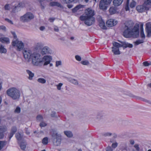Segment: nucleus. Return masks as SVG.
<instances>
[{
  "label": "nucleus",
  "mask_w": 151,
  "mask_h": 151,
  "mask_svg": "<svg viewBox=\"0 0 151 151\" xmlns=\"http://www.w3.org/2000/svg\"><path fill=\"white\" fill-rule=\"evenodd\" d=\"M48 138L47 137H45L42 139V142L43 144L44 145H46L48 143Z\"/></svg>",
  "instance_id": "nucleus-34"
},
{
  "label": "nucleus",
  "mask_w": 151,
  "mask_h": 151,
  "mask_svg": "<svg viewBox=\"0 0 151 151\" xmlns=\"http://www.w3.org/2000/svg\"><path fill=\"white\" fill-rule=\"evenodd\" d=\"M113 46L112 47V51L115 55H118L120 54V52L119 48L121 47V44L116 42H112Z\"/></svg>",
  "instance_id": "nucleus-7"
},
{
  "label": "nucleus",
  "mask_w": 151,
  "mask_h": 151,
  "mask_svg": "<svg viewBox=\"0 0 151 151\" xmlns=\"http://www.w3.org/2000/svg\"><path fill=\"white\" fill-rule=\"evenodd\" d=\"M25 131H26V133L27 134H29V132L27 130V128L25 129Z\"/></svg>",
  "instance_id": "nucleus-64"
},
{
  "label": "nucleus",
  "mask_w": 151,
  "mask_h": 151,
  "mask_svg": "<svg viewBox=\"0 0 151 151\" xmlns=\"http://www.w3.org/2000/svg\"><path fill=\"white\" fill-rule=\"evenodd\" d=\"M50 5L52 6H57L59 7H61V4L56 2H52L50 3Z\"/></svg>",
  "instance_id": "nucleus-29"
},
{
  "label": "nucleus",
  "mask_w": 151,
  "mask_h": 151,
  "mask_svg": "<svg viewBox=\"0 0 151 151\" xmlns=\"http://www.w3.org/2000/svg\"><path fill=\"white\" fill-rule=\"evenodd\" d=\"M61 62L60 61H57L56 62V66H58L59 65H60L61 64Z\"/></svg>",
  "instance_id": "nucleus-53"
},
{
  "label": "nucleus",
  "mask_w": 151,
  "mask_h": 151,
  "mask_svg": "<svg viewBox=\"0 0 151 151\" xmlns=\"http://www.w3.org/2000/svg\"><path fill=\"white\" fill-rule=\"evenodd\" d=\"M140 36L142 38H145V36L144 34L143 30H142L140 31Z\"/></svg>",
  "instance_id": "nucleus-43"
},
{
  "label": "nucleus",
  "mask_w": 151,
  "mask_h": 151,
  "mask_svg": "<svg viewBox=\"0 0 151 151\" xmlns=\"http://www.w3.org/2000/svg\"><path fill=\"white\" fill-rule=\"evenodd\" d=\"M34 15L31 12H27L20 17V20L23 22H28L33 19Z\"/></svg>",
  "instance_id": "nucleus-6"
},
{
  "label": "nucleus",
  "mask_w": 151,
  "mask_h": 151,
  "mask_svg": "<svg viewBox=\"0 0 151 151\" xmlns=\"http://www.w3.org/2000/svg\"><path fill=\"white\" fill-rule=\"evenodd\" d=\"M81 63L84 65H88L89 64V62L87 60L82 61L81 62Z\"/></svg>",
  "instance_id": "nucleus-41"
},
{
  "label": "nucleus",
  "mask_w": 151,
  "mask_h": 151,
  "mask_svg": "<svg viewBox=\"0 0 151 151\" xmlns=\"http://www.w3.org/2000/svg\"><path fill=\"white\" fill-rule=\"evenodd\" d=\"M20 112V108L19 107L17 106L16 108V109L14 110V112L16 113H19Z\"/></svg>",
  "instance_id": "nucleus-40"
},
{
  "label": "nucleus",
  "mask_w": 151,
  "mask_h": 151,
  "mask_svg": "<svg viewBox=\"0 0 151 151\" xmlns=\"http://www.w3.org/2000/svg\"><path fill=\"white\" fill-rule=\"evenodd\" d=\"M143 4L146 6L148 7L149 9L151 7V0H144Z\"/></svg>",
  "instance_id": "nucleus-22"
},
{
  "label": "nucleus",
  "mask_w": 151,
  "mask_h": 151,
  "mask_svg": "<svg viewBox=\"0 0 151 151\" xmlns=\"http://www.w3.org/2000/svg\"><path fill=\"white\" fill-rule=\"evenodd\" d=\"M26 71L29 75L28 78L30 80L32 79V78L34 76V74L28 70H27Z\"/></svg>",
  "instance_id": "nucleus-25"
},
{
  "label": "nucleus",
  "mask_w": 151,
  "mask_h": 151,
  "mask_svg": "<svg viewBox=\"0 0 151 151\" xmlns=\"http://www.w3.org/2000/svg\"><path fill=\"white\" fill-rule=\"evenodd\" d=\"M63 84L62 83H59L58 85H56L57 88L58 90H60L61 89V87L62 86Z\"/></svg>",
  "instance_id": "nucleus-44"
},
{
  "label": "nucleus",
  "mask_w": 151,
  "mask_h": 151,
  "mask_svg": "<svg viewBox=\"0 0 151 151\" xmlns=\"http://www.w3.org/2000/svg\"><path fill=\"white\" fill-rule=\"evenodd\" d=\"M17 129L16 127L13 126L12 127L11 132L9 137V139H10L12 137L13 135L17 132Z\"/></svg>",
  "instance_id": "nucleus-17"
},
{
  "label": "nucleus",
  "mask_w": 151,
  "mask_h": 151,
  "mask_svg": "<svg viewBox=\"0 0 151 151\" xmlns=\"http://www.w3.org/2000/svg\"><path fill=\"white\" fill-rule=\"evenodd\" d=\"M65 134L66 135L67 137H72L73 135L71 132L70 131H65L64 132Z\"/></svg>",
  "instance_id": "nucleus-27"
},
{
  "label": "nucleus",
  "mask_w": 151,
  "mask_h": 151,
  "mask_svg": "<svg viewBox=\"0 0 151 151\" xmlns=\"http://www.w3.org/2000/svg\"><path fill=\"white\" fill-rule=\"evenodd\" d=\"M12 34L14 36V39L12 43V46L15 47L16 50L18 51H20L22 50L24 47V44L21 41H19L17 38V36L14 32Z\"/></svg>",
  "instance_id": "nucleus-2"
},
{
  "label": "nucleus",
  "mask_w": 151,
  "mask_h": 151,
  "mask_svg": "<svg viewBox=\"0 0 151 151\" xmlns=\"http://www.w3.org/2000/svg\"><path fill=\"white\" fill-rule=\"evenodd\" d=\"M130 144L132 145H133L134 144V141L133 140H131L130 141Z\"/></svg>",
  "instance_id": "nucleus-63"
},
{
  "label": "nucleus",
  "mask_w": 151,
  "mask_h": 151,
  "mask_svg": "<svg viewBox=\"0 0 151 151\" xmlns=\"http://www.w3.org/2000/svg\"><path fill=\"white\" fill-rule=\"evenodd\" d=\"M4 8L5 9L8 10L9 9V6L8 5L6 4V5L5 6Z\"/></svg>",
  "instance_id": "nucleus-59"
},
{
  "label": "nucleus",
  "mask_w": 151,
  "mask_h": 151,
  "mask_svg": "<svg viewBox=\"0 0 151 151\" xmlns=\"http://www.w3.org/2000/svg\"><path fill=\"white\" fill-rule=\"evenodd\" d=\"M28 4L27 2L26 1H24L22 2H21L19 3V6L20 7H23L26 6V5Z\"/></svg>",
  "instance_id": "nucleus-33"
},
{
  "label": "nucleus",
  "mask_w": 151,
  "mask_h": 151,
  "mask_svg": "<svg viewBox=\"0 0 151 151\" xmlns=\"http://www.w3.org/2000/svg\"><path fill=\"white\" fill-rule=\"evenodd\" d=\"M75 58L76 60L78 61H80L81 60V57L78 55H76L75 56Z\"/></svg>",
  "instance_id": "nucleus-48"
},
{
  "label": "nucleus",
  "mask_w": 151,
  "mask_h": 151,
  "mask_svg": "<svg viewBox=\"0 0 151 151\" xmlns=\"http://www.w3.org/2000/svg\"><path fill=\"white\" fill-rule=\"evenodd\" d=\"M7 130V128L6 126H1L0 127V131H1L0 132H3L4 133V132H6Z\"/></svg>",
  "instance_id": "nucleus-28"
},
{
  "label": "nucleus",
  "mask_w": 151,
  "mask_h": 151,
  "mask_svg": "<svg viewBox=\"0 0 151 151\" xmlns=\"http://www.w3.org/2000/svg\"><path fill=\"white\" fill-rule=\"evenodd\" d=\"M16 138L18 140H20L22 138L21 134L19 133H17L16 135Z\"/></svg>",
  "instance_id": "nucleus-36"
},
{
  "label": "nucleus",
  "mask_w": 151,
  "mask_h": 151,
  "mask_svg": "<svg viewBox=\"0 0 151 151\" xmlns=\"http://www.w3.org/2000/svg\"><path fill=\"white\" fill-rule=\"evenodd\" d=\"M37 120H38L39 121H42L43 120V118L41 115H38L37 116Z\"/></svg>",
  "instance_id": "nucleus-39"
},
{
  "label": "nucleus",
  "mask_w": 151,
  "mask_h": 151,
  "mask_svg": "<svg viewBox=\"0 0 151 151\" xmlns=\"http://www.w3.org/2000/svg\"><path fill=\"white\" fill-rule=\"evenodd\" d=\"M134 25V23L132 21L125 23L123 32V35L125 37L129 38L132 37L136 38L138 37L139 33V25L136 24L133 27Z\"/></svg>",
  "instance_id": "nucleus-1"
},
{
  "label": "nucleus",
  "mask_w": 151,
  "mask_h": 151,
  "mask_svg": "<svg viewBox=\"0 0 151 151\" xmlns=\"http://www.w3.org/2000/svg\"><path fill=\"white\" fill-rule=\"evenodd\" d=\"M146 30L147 33V37H149L151 36V24L150 23H148L146 24Z\"/></svg>",
  "instance_id": "nucleus-15"
},
{
  "label": "nucleus",
  "mask_w": 151,
  "mask_h": 151,
  "mask_svg": "<svg viewBox=\"0 0 151 151\" xmlns=\"http://www.w3.org/2000/svg\"><path fill=\"white\" fill-rule=\"evenodd\" d=\"M134 147H135V148L136 149V150H137L138 151L139 150V145L137 144H135L134 146Z\"/></svg>",
  "instance_id": "nucleus-49"
},
{
  "label": "nucleus",
  "mask_w": 151,
  "mask_h": 151,
  "mask_svg": "<svg viewBox=\"0 0 151 151\" xmlns=\"http://www.w3.org/2000/svg\"><path fill=\"white\" fill-rule=\"evenodd\" d=\"M69 81L75 85H78V81L74 79H70L69 80Z\"/></svg>",
  "instance_id": "nucleus-35"
},
{
  "label": "nucleus",
  "mask_w": 151,
  "mask_h": 151,
  "mask_svg": "<svg viewBox=\"0 0 151 151\" xmlns=\"http://www.w3.org/2000/svg\"><path fill=\"white\" fill-rule=\"evenodd\" d=\"M52 59L51 56L49 55L44 56L43 58L41 59L42 62H45L44 65H46L50 63Z\"/></svg>",
  "instance_id": "nucleus-11"
},
{
  "label": "nucleus",
  "mask_w": 151,
  "mask_h": 151,
  "mask_svg": "<svg viewBox=\"0 0 151 151\" xmlns=\"http://www.w3.org/2000/svg\"><path fill=\"white\" fill-rule=\"evenodd\" d=\"M37 49H41L42 47V45L38 44L37 47H36Z\"/></svg>",
  "instance_id": "nucleus-54"
},
{
  "label": "nucleus",
  "mask_w": 151,
  "mask_h": 151,
  "mask_svg": "<svg viewBox=\"0 0 151 151\" xmlns=\"http://www.w3.org/2000/svg\"><path fill=\"white\" fill-rule=\"evenodd\" d=\"M4 136V133L3 132H0V139H3Z\"/></svg>",
  "instance_id": "nucleus-50"
},
{
  "label": "nucleus",
  "mask_w": 151,
  "mask_h": 151,
  "mask_svg": "<svg viewBox=\"0 0 151 151\" xmlns=\"http://www.w3.org/2000/svg\"><path fill=\"white\" fill-rule=\"evenodd\" d=\"M136 5V2L134 1H133L131 2L130 6L132 8H133Z\"/></svg>",
  "instance_id": "nucleus-38"
},
{
  "label": "nucleus",
  "mask_w": 151,
  "mask_h": 151,
  "mask_svg": "<svg viewBox=\"0 0 151 151\" xmlns=\"http://www.w3.org/2000/svg\"><path fill=\"white\" fill-rule=\"evenodd\" d=\"M37 81L38 82L42 84H44L46 83V80L42 78H40L38 79Z\"/></svg>",
  "instance_id": "nucleus-32"
},
{
  "label": "nucleus",
  "mask_w": 151,
  "mask_h": 151,
  "mask_svg": "<svg viewBox=\"0 0 151 151\" xmlns=\"http://www.w3.org/2000/svg\"><path fill=\"white\" fill-rule=\"evenodd\" d=\"M51 134L52 137V139L53 144L55 146L59 145L61 142V136L58 134L56 131H52L51 132Z\"/></svg>",
  "instance_id": "nucleus-4"
},
{
  "label": "nucleus",
  "mask_w": 151,
  "mask_h": 151,
  "mask_svg": "<svg viewBox=\"0 0 151 151\" xmlns=\"http://www.w3.org/2000/svg\"><path fill=\"white\" fill-rule=\"evenodd\" d=\"M136 9L137 10L138 12H142L144 11L145 10H147L149 9H148V7L147 6H146L144 4L142 5H139L137 6Z\"/></svg>",
  "instance_id": "nucleus-12"
},
{
  "label": "nucleus",
  "mask_w": 151,
  "mask_h": 151,
  "mask_svg": "<svg viewBox=\"0 0 151 151\" xmlns=\"http://www.w3.org/2000/svg\"><path fill=\"white\" fill-rule=\"evenodd\" d=\"M123 1V0H114L113 4L115 6H118L122 4Z\"/></svg>",
  "instance_id": "nucleus-21"
},
{
  "label": "nucleus",
  "mask_w": 151,
  "mask_h": 151,
  "mask_svg": "<svg viewBox=\"0 0 151 151\" xmlns=\"http://www.w3.org/2000/svg\"><path fill=\"white\" fill-rule=\"evenodd\" d=\"M41 52L42 55L50 53L49 48L47 47H45L42 49Z\"/></svg>",
  "instance_id": "nucleus-19"
},
{
  "label": "nucleus",
  "mask_w": 151,
  "mask_h": 151,
  "mask_svg": "<svg viewBox=\"0 0 151 151\" xmlns=\"http://www.w3.org/2000/svg\"><path fill=\"white\" fill-rule=\"evenodd\" d=\"M98 21L100 27L102 29H106V27L105 25L104 21L101 18H100L99 19Z\"/></svg>",
  "instance_id": "nucleus-18"
},
{
  "label": "nucleus",
  "mask_w": 151,
  "mask_h": 151,
  "mask_svg": "<svg viewBox=\"0 0 151 151\" xmlns=\"http://www.w3.org/2000/svg\"><path fill=\"white\" fill-rule=\"evenodd\" d=\"M143 65L145 66H149L150 64L148 63L147 61H145L143 63Z\"/></svg>",
  "instance_id": "nucleus-46"
},
{
  "label": "nucleus",
  "mask_w": 151,
  "mask_h": 151,
  "mask_svg": "<svg viewBox=\"0 0 151 151\" xmlns=\"http://www.w3.org/2000/svg\"><path fill=\"white\" fill-rule=\"evenodd\" d=\"M140 31L143 30V24H140Z\"/></svg>",
  "instance_id": "nucleus-62"
},
{
  "label": "nucleus",
  "mask_w": 151,
  "mask_h": 151,
  "mask_svg": "<svg viewBox=\"0 0 151 151\" xmlns=\"http://www.w3.org/2000/svg\"><path fill=\"white\" fill-rule=\"evenodd\" d=\"M64 3L67 4L71 2L70 0H63Z\"/></svg>",
  "instance_id": "nucleus-57"
},
{
  "label": "nucleus",
  "mask_w": 151,
  "mask_h": 151,
  "mask_svg": "<svg viewBox=\"0 0 151 151\" xmlns=\"http://www.w3.org/2000/svg\"><path fill=\"white\" fill-rule=\"evenodd\" d=\"M40 58V55L38 54H32V63L34 65H38L40 63L42 62V60Z\"/></svg>",
  "instance_id": "nucleus-8"
},
{
  "label": "nucleus",
  "mask_w": 151,
  "mask_h": 151,
  "mask_svg": "<svg viewBox=\"0 0 151 151\" xmlns=\"http://www.w3.org/2000/svg\"><path fill=\"white\" fill-rule=\"evenodd\" d=\"M5 20L7 22H8L10 23L11 24H13V23L12 21L11 20H10L6 18L5 19Z\"/></svg>",
  "instance_id": "nucleus-51"
},
{
  "label": "nucleus",
  "mask_w": 151,
  "mask_h": 151,
  "mask_svg": "<svg viewBox=\"0 0 151 151\" xmlns=\"http://www.w3.org/2000/svg\"><path fill=\"white\" fill-rule=\"evenodd\" d=\"M117 146V143H113L112 145V147L113 148H116Z\"/></svg>",
  "instance_id": "nucleus-52"
},
{
  "label": "nucleus",
  "mask_w": 151,
  "mask_h": 151,
  "mask_svg": "<svg viewBox=\"0 0 151 151\" xmlns=\"http://www.w3.org/2000/svg\"><path fill=\"white\" fill-rule=\"evenodd\" d=\"M112 0H101L100 1L99 6L101 9H106L107 5L110 4Z\"/></svg>",
  "instance_id": "nucleus-9"
},
{
  "label": "nucleus",
  "mask_w": 151,
  "mask_h": 151,
  "mask_svg": "<svg viewBox=\"0 0 151 151\" xmlns=\"http://www.w3.org/2000/svg\"><path fill=\"white\" fill-rule=\"evenodd\" d=\"M54 30L55 31L58 32L59 31V29L58 27H55L54 28Z\"/></svg>",
  "instance_id": "nucleus-58"
},
{
  "label": "nucleus",
  "mask_w": 151,
  "mask_h": 151,
  "mask_svg": "<svg viewBox=\"0 0 151 151\" xmlns=\"http://www.w3.org/2000/svg\"><path fill=\"white\" fill-rule=\"evenodd\" d=\"M67 6L69 8H71L73 7V5L72 4H68L67 5Z\"/></svg>",
  "instance_id": "nucleus-60"
},
{
  "label": "nucleus",
  "mask_w": 151,
  "mask_h": 151,
  "mask_svg": "<svg viewBox=\"0 0 151 151\" xmlns=\"http://www.w3.org/2000/svg\"><path fill=\"white\" fill-rule=\"evenodd\" d=\"M118 41L121 43L122 44H121V47H122L124 49L127 47L132 48L133 47V45L132 44L127 42H122L119 40H118Z\"/></svg>",
  "instance_id": "nucleus-16"
},
{
  "label": "nucleus",
  "mask_w": 151,
  "mask_h": 151,
  "mask_svg": "<svg viewBox=\"0 0 151 151\" xmlns=\"http://www.w3.org/2000/svg\"><path fill=\"white\" fill-rule=\"evenodd\" d=\"M6 52V49L4 48V46L2 45L0 46V52L1 53H5Z\"/></svg>",
  "instance_id": "nucleus-31"
},
{
  "label": "nucleus",
  "mask_w": 151,
  "mask_h": 151,
  "mask_svg": "<svg viewBox=\"0 0 151 151\" xmlns=\"http://www.w3.org/2000/svg\"><path fill=\"white\" fill-rule=\"evenodd\" d=\"M23 53L25 59L28 62L30 60L31 58H32V52L31 50L28 49L23 51Z\"/></svg>",
  "instance_id": "nucleus-10"
},
{
  "label": "nucleus",
  "mask_w": 151,
  "mask_h": 151,
  "mask_svg": "<svg viewBox=\"0 0 151 151\" xmlns=\"http://www.w3.org/2000/svg\"><path fill=\"white\" fill-rule=\"evenodd\" d=\"M27 145V143L25 141L22 142L20 144V147L21 149L24 150L25 149Z\"/></svg>",
  "instance_id": "nucleus-26"
},
{
  "label": "nucleus",
  "mask_w": 151,
  "mask_h": 151,
  "mask_svg": "<svg viewBox=\"0 0 151 151\" xmlns=\"http://www.w3.org/2000/svg\"><path fill=\"white\" fill-rule=\"evenodd\" d=\"M84 6V5H81V4L78 5L76 6L74 8L72 9V12H76L77 10L83 7Z\"/></svg>",
  "instance_id": "nucleus-24"
},
{
  "label": "nucleus",
  "mask_w": 151,
  "mask_h": 151,
  "mask_svg": "<svg viewBox=\"0 0 151 151\" xmlns=\"http://www.w3.org/2000/svg\"><path fill=\"white\" fill-rule=\"evenodd\" d=\"M111 133H107L104 134V135L105 136H111Z\"/></svg>",
  "instance_id": "nucleus-56"
},
{
  "label": "nucleus",
  "mask_w": 151,
  "mask_h": 151,
  "mask_svg": "<svg viewBox=\"0 0 151 151\" xmlns=\"http://www.w3.org/2000/svg\"><path fill=\"white\" fill-rule=\"evenodd\" d=\"M0 29H2L4 30H5L6 29V28L4 26H0Z\"/></svg>",
  "instance_id": "nucleus-55"
},
{
  "label": "nucleus",
  "mask_w": 151,
  "mask_h": 151,
  "mask_svg": "<svg viewBox=\"0 0 151 151\" xmlns=\"http://www.w3.org/2000/svg\"><path fill=\"white\" fill-rule=\"evenodd\" d=\"M143 42V40H137L136 41L134 42V44L136 45H138L139 44L142 43Z\"/></svg>",
  "instance_id": "nucleus-37"
},
{
  "label": "nucleus",
  "mask_w": 151,
  "mask_h": 151,
  "mask_svg": "<svg viewBox=\"0 0 151 151\" xmlns=\"http://www.w3.org/2000/svg\"><path fill=\"white\" fill-rule=\"evenodd\" d=\"M0 41L2 43H9V39L5 37H1L0 38Z\"/></svg>",
  "instance_id": "nucleus-23"
},
{
  "label": "nucleus",
  "mask_w": 151,
  "mask_h": 151,
  "mask_svg": "<svg viewBox=\"0 0 151 151\" xmlns=\"http://www.w3.org/2000/svg\"><path fill=\"white\" fill-rule=\"evenodd\" d=\"M6 142L4 141H0V151L6 145Z\"/></svg>",
  "instance_id": "nucleus-30"
},
{
  "label": "nucleus",
  "mask_w": 151,
  "mask_h": 151,
  "mask_svg": "<svg viewBox=\"0 0 151 151\" xmlns=\"http://www.w3.org/2000/svg\"><path fill=\"white\" fill-rule=\"evenodd\" d=\"M85 14L86 15V17H93L95 15L94 11L91 9H88L85 11Z\"/></svg>",
  "instance_id": "nucleus-13"
},
{
  "label": "nucleus",
  "mask_w": 151,
  "mask_h": 151,
  "mask_svg": "<svg viewBox=\"0 0 151 151\" xmlns=\"http://www.w3.org/2000/svg\"><path fill=\"white\" fill-rule=\"evenodd\" d=\"M7 95L13 99H18L20 96V92L17 88H13L8 89L7 91Z\"/></svg>",
  "instance_id": "nucleus-3"
},
{
  "label": "nucleus",
  "mask_w": 151,
  "mask_h": 151,
  "mask_svg": "<svg viewBox=\"0 0 151 151\" xmlns=\"http://www.w3.org/2000/svg\"><path fill=\"white\" fill-rule=\"evenodd\" d=\"M106 151H113V150L111 147L110 146H108L106 148Z\"/></svg>",
  "instance_id": "nucleus-47"
},
{
  "label": "nucleus",
  "mask_w": 151,
  "mask_h": 151,
  "mask_svg": "<svg viewBox=\"0 0 151 151\" xmlns=\"http://www.w3.org/2000/svg\"><path fill=\"white\" fill-rule=\"evenodd\" d=\"M80 19L82 21L84 20L85 24L88 26H90L94 23L95 19L94 17H87L85 16H81L80 17Z\"/></svg>",
  "instance_id": "nucleus-5"
},
{
  "label": "nucleus",
  "mask_w": 151,
  "mask_h": 151,
  "mask_svg": "<svg viewBox=\"0 0 151 151\" xmlns=\"http://www.w3.org/2000/svg\"><path fill=\"white\" fill-rule=\"evenodd\" d=\"M125 9L126 11H127L129 10V7L128 5V3H127L125 7Z\"/></svg>",
  "instance_id": "nucleus-45"
},
{
  "label": "nucleus",
  "mask_w": 151,
  "mask_h": 151,
  "mask_svg": "<svg viewBox=\"0 0 151 151\" xmlns=\"http://www.w3.org/2000/svg\"><path fill=\"white\" fill-rule=\"evenodd\" d=\"M117 22L113 19H110L106 22V24L108 27H111L117 24Z\"/></svg>",
  "instance_id": "nucleus-14"
},
{
  "label": "nucleus",
  "mask_w": 151,
  "mask_h": 151,
  "mask_svg": "<svg viewBox=\"0 0 151 151\" xmlns=\"http://www.w3.org/2000/svg\"><path fill=\"white\" fill-rule=\"evenodd\" d=\"M45 29V27L44 26H41L40 28V29L41 31L44 30Z\"/></svg>",
  "instance_id": "nucleus-61"
},
{
  "label": "nucleus",
  "mask_w": 151,
  "mask_h": 151,
  "mask_svg": "<svg viewBox=\"0 0 151 151\" xmlns=\"http://www.w3.org/2000/svg\"><path fill=\"white\" fill-rule=\"evenodd\" d=\"M117 8L115 7L112 6L109 9V12L110 14H112L116 13L117 12Z\"/></svg>",
  "instance_id": "nucleus-20"
},
{
  "label": "nucleus",
  "mask_w": 151,
  "mask_h": 151,
  "mask_svg": "<svg viewBox=\"0 0 151 151\" xmlns=\"http://www.w3.org/2000/svg\"><path fill=\"white\" fill-rule=\"evenodd\" d=\"M40 125L41 127H42L46 126L47 124L45 123L42 121L40 124Z\"/></svg>",
  "instance_id": "nucleus-42"
}]
</instances>
